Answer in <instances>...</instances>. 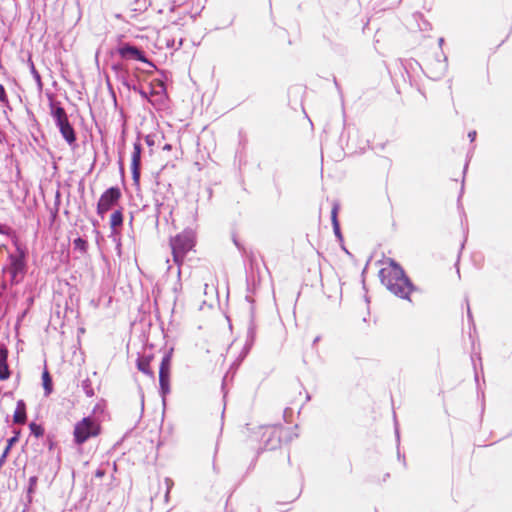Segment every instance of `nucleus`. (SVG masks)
I'll return each instance as SVG.
<instances>
[{
  "label": "nucleus",
  "instance_id": "obj_1",
  "mask_svg": "<svg viewBox=\"0 0 512 512\" xmlns=\"http://www.w3.org/2000/svg\"><path fill=\"white\" fill-rule=\"evenodd\" d=\"M379 277L388 291L404 300H410V294L417 289L404 269L393 259H389V265L379 271Z\"/></svg>",
  "mask_w": 512,
  "mask_h": 512
},
{
  "label": "nucleus",
  "instance_id": "obj_2",
  "mask_svg": "<svg viewBox=\"0 0 512 512\" xmlns=\"http://www.w3.org/2000/svg\"><path fill=\"white\" fill-rule=\"evenodd\" d=\"M195 245V233L191 229H186L170 239L173 260L180 265L186 254L192 250Z\"/></svg>",
  "mask_w": 512,
  "mask_h": 512
},
{
  "label": "nucleus",
  "instance_id": "obj_3",
  "mask_svg": "<svg viewBox=\"0 0 512 512\" xmlns=\"http://www.w3.org/2000/svg\"><path fill=\"white\" fill-rule=\"evenodd\" d=\"M17 254H9V267L4 268L10 273V284H19L26 273V252L20 246L16 247Z\"/></svg>",
  "mask_w": 512,
  "mask_h": 512
},
{
  "label": "nucleus",
  "instance_id": "obj_4",
  "mask_svg": "<svg viewBox=\"0 0 512 512\" xmlns=\"http://www.w3.org/2000/svg\"><path fill=\"white\" fill-rule=\"evenodd\" d=\"M101 427L96 419L88 416L77 422L74 427V441L81 445L91 437L99 435Z\"/></svg>",
  "mask_w": 512,
  "mask_h": 512
},
{
  "label": "nucleus",
  "instance_id": "obj_5",
  "mask_svg": "<svg viewBox=\"0 0 512 512\" xmlns=\"http://www.w3.org/2000/svg\"><path fill=\"white\" fill-rule=\"evenodd\" d=\"M423 73L432 80H440L447 72V57L441 50L434 59L428 60L420 66Z\"/></svg>",
  "mask_w": 512,
  "mask_h": 512
},
{
  "label": "nucleus",
  "instance_id": "obj_6",
  "mask_svg": "<svg viewBox=\"0 0 512 512\" xmlns=\"http://www.w3.org/2000/svg\"><path fill=\"white\" fill-rule=\"evenodd\" d=\"M172 355L173 348H170L164 353L159 367V393L162 397L163 404H165L166 396L170 393V371Z\"/></svg>",
  "mask_w": 512,
  "mask_h": 512
},
{
  "label": "nucleus",
  "instance_id": "obj_7",
  "mask_svg": "<svg viewBox=\"0 0 512 512\" xmlns=\"http://www.w3.org/2000/svg\"><path fill=\"white\" fill-rule=\"evenodd\" d=\"M121 197V191L118 187H110L104 191L97 204V214L102 218L104 214L117 204Z\"/></svg>",
  "mask_w": 512,
  "mask_h": 512
},
{
  "label": "nucleus",
  "instance_id": "obj_8",
  "mask_svg": "<svg viewBox=\"0 0 512 512\" xmlns=\"http://www.w3.org/2000/svg\"><path fill=\"white\" fill-rule=\"evenodd\" d=\"M117 52L123 59H134L143 62L152 68H156L155 65L146 57L144 51L135 45L123 43L117 48Z\"/></svg>",
  "mask_w": 512,
  "mask_h": 512
},
{
  "label": "nucleus",
  "instance_id": "obj_9",
  "mask_svg": "<svg viewBox=\"0 0 512 512\" xmlns=\"http://www.w3.org/2000/svg\"><path fill=\"white\" fill-rule=\"evenodd\" d=\"M56 126L59 128V131H60L62 137L65 139V141L69 145H72L76 142L77 138H76L75 130L72 127V125L70 124L68 119L61 123L56 124Z\"/></svg>",
  "mask_w": 512,
  "mask_h": 512
},
{
  "label": "nucleus",
  "instance_id": "obj_10",
  "mask_svg": "<svg viewBox=\"0 0 512 512\" xmlns=\"http://www.w3.org/2000/svg\"><path fill=\"white\" fill-rule=\"evenodd\" d=\"M112 70L115 72L117 80L120 81L123 86L131 90L132 82L128 70L120 63L113 64Z\"/></svg>",
  "mask_w": 512,
  "mask_h": 512
},
{
  "label": "nucleus",
  "instance_id": "obj_11",
  "mask_svg": "<svg viewBox=\"0 0 512 512\" xmlns=\"http://www.w3.org/2000/svg\"><path fill=\"white\" fill-rule=\"evenodd\" d=\"M8 349L5 345H0V380L4 381L10 377V370L7 363Z\"/></svg>",
  "mask_w": 512,
  "mask_h": 512
},
{
  "label": "nucleus",
  "instance_id": "obj_12",
  "mask_svg": "<svg viewBox=\"0 0 512 512\" xmlns=\"http://www.w3.org/2000/svg\"><path fill=\"white\" fill-rule=\"evenodd\" d=\"M27 421L26 414V403L24 400L20 399L16 403V409L13 415V422L15 424L23 425Z\"/></svg>",
  "mask_w": 512,
  "mask_h": 512
},
{
  "label": "nucleus",
  "instance_id": "obj_13",
  "mask_svg": "<svg viewBox=\"0 0 512 512\" xmlns=\"http://www.w3.org/2000/svg\"><path fill=\"white\" fill-rule=\"evenodd\" d=\"M51 116L53 117L55 124L61 123L68 119L65 109L59 102H50Z\"/></svg>",
  "mask_w": 512,
  "mask_h": 512
},
{
  "label": "nucleus",
  "instance_id": "obj_14",
  "mask_svg": "<svg viewBox=\"0 0 512 512\" xmlns=\"http://www.w3.org/2000/svg\"><path fill=\"white\" fill-rule=\"evenodd\" d=\"M257 327L254 321L253 311H251L250 320L247 328L245 349L248 351L253 346L256 339Z\"/></svg>",
  "mask_w": 512,
  "mask_h": 512
},
{
  "label": "nucleus",
  "instance_id": "obj_15",
  "mask_svg": "<svg viewBox=\"0 0 512 512\" xmlns=\"http://www.w3.org/2000/svg\"><path fill=\"white\" fill-rule=\"evenodd\" d=\"M153 359L152 355L139 356L136 361V366L139 371L145 375L154 378V372L150 368V362Z\"/></svg>",
  "mask_w": 512,
  "mask_h": 512
},
{
  "label": "nucleus",
  "instance_id": "obj_16",
  "mask_svg": "<svg viewBox=\"0 0 512 512\" xmlns=\"http://www.w3.org/2000/svg\"><path fill=\"white\" fill-rule=\"evenodd\" d=\"M338 211H339V204L335 202L333 204V207L331 210V222H332L333 231H334L335 236L340 241H342L343 237H342V233H341L340 225H339V221H338Z\"/></svg>",
  "mask_w": 512,
  "mask_h": 512
},
{
  "label": "nucleus",
  "instance_id": "obj_17",
  "mask_svg": "<svg viewBox=\"0 0 512 512\" xmlns=\"http://www.w3.org/2000/svg\"><path fill=\"white\" fill-rule=\"evenodd\" d=\"M141 153L142 145L139 141H136L133 145V152L131 156V165L141 166Z\"/></svg>",
  "mask_w": 512,
  "mask_h": 512
},
{
  "label": "nucleus",
  "instance_id": "obj_18",
  "mask_svg": "<svg viewBox=\"0 0 512 512\" xmlns=\"http://www.w3.org/2000/svg\"><path fill=\"white\" fill-rule=\"evenodd\" d=\"M123 224V214L121 210H115L110 218V226L113 231L116 230L117 227H121Z\"/></svg>",
  "mask_w": 512,
  "mask_h": 512
},
{
  "label": "nucleus",
  "instance_id": "obj_19",
  "mask_svg": "<svg viewBox=\"0 0 512 512\" xmlns=\"http://www.w3.org/2000/svg\"><path fill=\"white\" fill-rule=\"evenodd\" d=\"M42 381L45 395L48 396L53 390V383L52 378L47 370H45L42 374Z\"/></svg>",
  "mask_w": 512,
  "mask_h": 512
},
{
  "label": "nucleus",
  "instance_id": "obj_20",
  "mask_svg": "<svg viewBox=\"0 0 512 512\" xmlns=\"http://www.w3.org/2000/svg\"><path fill=\"white\" fill-rule=\"evenodd\" d=\"M413 17L418 22V27L421 31H429L431 29V24L423 18L422 14L415 13Z\"/></svg>",
  "mask_w": 512,
  "mask_h": 512
},
{
  "label": "nucleus",
  "instance_id": "obj_21",
  "mask_svg": "<svg viewBox=\"0 0 512 512\" xmlns=\"http://www.w3.org/2000/svg\"><path fill=\"white\" fill-rule=\"evenodd\" d=\"M73 247L81 253H86L88 249L87 241L82 237H77L73 240Z\"/></svg>",
  "mask_w": 512,
  "mask_h": 512
},
{
  "label": "nucleus",
  "instance_id": "obj_22",
  "mask_svg": "<svg viewBox=\"0 0 512 512\" xmlns=\"http://www.w3.org/2000/svg\"><path fill=\"white\" fill-rule=\"evenodd\" d=\"M81 388H82V390L84 391V393L86 394L87 397L94 396V389H93L92 383H91V381L89 379H85V380L82 381Z\"/></svg>",
  "mask_w": 512,
  "mask_h": 512
},
{
  "label": "nucleus",
  "instance_id": "obj_23",
  "mask_svg": "<svg viewBox=\"0 0 512 512\" xmlns=\"http://www.w3.org/2000/svg\"><path fill=\"white\" fill-rule=\"evenodd\" d=\"M29 428H30L31 434H33L37 438L43 436V434H44V428L35 422H31L29 424Z\"/></svg>",
  "mask_w": 512,
  "mask_h": 512
},
{
  "label": "nucleus",
  "instance_id": "obj_24",
  "mask_svg": "<svg viewBox=\"0 0 512 512\" xmlns=\"http://www.w3.org/2000/svg\"><path fill=\"white\" fill-rule=\"evenodd\" d=\"M29 66H30V72H31L33 78L35 79L37 84L41 87L42 86L41 76H40L39 72L36 70L34 63L31 60H29Z\"/></svg>",
  "mask_w": 512,
  "mask_h": 512
},
{
  "label": "nucleus",
  "instance_id": "obj_25",
  "mask_svg": "<svg viewBox=\"0 0 512 512\" xmlns=\"http://www.w3.org/2000/svg\"><path fill=\"white\" fill-rule=\"evenodd\" d=\"M0 102L8 109H11L9 100L6 94V90L2 84H0Z\"/></svg>",
  "mask_w": 512,
  "mask_h": 512
},
{
  "label": "nucleus",
  "instance_id": "obj_26",
  "mask_svg": "<svg viewBox=\"0 0 512 512\" xmlns=\"http://www.w3.org/2000/svg\"><path fill=\"white\" fill-rule=\"evenodd\" d=\"M140 169L141 166L131 165L132 178L135 183H138L140 180Z\"/></svg>",
  "mask_w": 512,
  "mask_h": 512
},
{
  "label": "nucleus",
  "instance_id": "obj_27",
  "mask_svg": "<svg viewBox=\"0 0 512 512\" xmlns=\"http://www.w3.org/2000/svg\"><path fill=\"white\" fill-rule=\"evenodd\" d=\"M37 481H38V479L36 476H31L29 478V486H28V490H27L28 494H31L34 492V489L37 485Z\"/></svg>",
  "mask_w": 512,
  "mask_h": 512
},
{
  "label": "nucleus",
  "instance_id": "obj_28",
  "mask_svg": "<svg viewBox=\"0 0 512 512\" xmlns=\"http://www.w3.org/2000/svg\"><path fill=\"white\" fill-rule=\"evenodd\" d=\"M131 90H133V91H135V92L139 93V94H140V96H141L143 99H145V100H147V99H148V94H147V92H146V91H144L143 89L138 88L135 84H132V86H131Z\"/></svg>",
  "mask_w": 512,
  "mask_h": 512
},
{
  "label": "nucleus",
  "instance_id": "obj_29",
  "mask_svg": "<svg viewBox=\"0 0 512 512\" xmlns=\"http://www.w3.org/2000/svg\"><path fill=\"white\" fill-rule=\"evenodd\" d=\"M19 432L7 440L5 449L10 450L11 447L18 441Z\"/></svg>",
  "mask_w": 512,
  "mask_h": 512
},
{
  "label": "nucleus",
  "instance_id": "obj_30",
  "mask_svg": "<svg viewBox=\"0 0 512 512\" xmlns=\"http://www.w3.org/2000/svg\"><path fill=\"white\" fill-rule=\"evenodd\" d=\"M166 45L168 48H172V49H179L181 46H182V39L179 40L178 44L175 45V40H168L166 42Z\"/></svg>",
  "mask_w": 512,
  "mask_h": 512
},
{
  "label": "nucleus",
  "instance_id": "obj_31",
  "mask_svg": "<svg viewBox=\"0 0 512 512\" xmlns=\"http://www.w3.org/2000/svg\"><path fill=\"white\" fill-rule=\"evenodd\" d=\"M9 451L10 450H8V449H4L2 455L0 456V468L4 465Z\"/></svg>",
  "mask_w": 512,
  "mask_h": 512
},
{
  "label": "nucleus",
  "instance_id": "obj_32",
  "mask_svg": "<svg viewBox=\"0 0 512 512\" xmlns=\"http://www.w3.org/2000/svg\"><path fill=\"white\" fill-rule=\"evenodd\" d=\"M145 142L148 146H153L154 145V139L151 135H147L145 137Z\"/></svg>",
  "mask_w": 512,
  "mask_h": 512
},
{
  "label": "nucleus",
  "instance_id": "obj_33",
  "mask_svg": "<svg viewBox=\"0 0 512 512\" xmlns=\"http://www.w3.org/2000/svg\"><path fill=\"white\" fill-rule=\"evenodd\" d=\"M60 197H61L60 192H59V191H57V192H56V195H55V206H56V211H58V206H59V204H60Z\"/></svg>",
  "mask_w": 512,
  "mask_h": 512
},
{
  "label": "nucleus",
  "instance_id": "obj_34",
  "mask_svg": "<svg viewBox=\"0 0 512 512\" xmlns=\"http://www.w3.org/2000/svg\"><path fill=\"white\" fill-rule=\"evenodd\" d=\"M476 135H477V133H476V131H475V130L470 131V132L468 133V138L470 139V141H471V142H473V141L475 140Z\"/></svg>",
  "mask_w": 512,
  "mask_h": 512
},
{
  "label": "nucleus",
  "instance_id": "obj_35",
  "mask_svg": "<svg viewBox=\"0 0 512 512\" xmlns=\"http://www.w3.org/2000/svg\"><path fill=\"white\" fill-rule=\"evenodd\" d=\"M397 456H398V459H399V460H402L403 465H404V466H406L405 456H404V455H401V453H400V450H399V449L397 450Z\"/></svg>",
  "mask_w": 512,
  "mask_h": 512
},
{
  "label": "nucleus",
  "instance_id": "obj_36",
  "mask_svg": "<svg viewBox=\"0 0 512 512\" xmlns=\"http://www.w3.org/2000/svg\"><path fill=\"white\" fill-rule=\"evenodd\" d=\"M395 436H396L397 444L399 445V443H400V433H399V429H398L397 425L395 426Z\"/></svg>",
  "mask_w": 512,
  "mask_h": 512
},
{
  "label": "nucleus",
  "instance_id": "obj_37",
  "mask_svg": "<svg viewBox=\"0 0 512 512\" xmlns=\"http://www.w3.org/2000/svg\"><path fill=\"white\" fill-rule=\"evenodd\" d=\"M467 316L468 318L471 320L472 319V313H471V310H470V307H469V304L467 303Z\"/></svg>",
  "mask_w": 512,
  "mask_h": 512
},
{
  "label": "nucleus",
  "instance_id": "obj_38",
  "mask_svg": "<svg viewBox=\"0 0 512 512\" xmlns=\"http://www.w3.org/2000/svg\"><path fill=\"white\" fill-rule=\"evenodd\" d=\"M103 475H104V471H102V470H100V469H98V470L96 471V477H102Z\"/></svg>",
  "mask_w": 512,
  "mask_h": 512
},
{
  "label": "nucleus",
  "instance_id": "obj_39",
  "mask_svg": "<svg viewBox=\"0 0 512 512\" xmlns=\"http://www.w3.org/2000/svg\"><path fill=\"white\" fill-rule=\"evenodd\" d=\"M443 43H444V38L440 37V38L438 39V45H439V48H440V49H441V47H442Z\"/></svg>",
  "mask_w": 512,
  "mask_h": 512
},
{
  "label": "nucleus",
  "instance_id": "obj_40",
  "mask_svg": "<svg viewBox=\"0 0 512 512\" xmlns=\"http://www.w3.org/2000/svg\"><path fill=\"white\" fill-rule=\"evenodd\" d=\"M164 149H165V150H170V149H171V145H170V144H166V145L164 146Z\"/></svg>",
  "mask_w": 512,
  "mask_h": 512
},
{
  "label": "nucleus",
  "instance_id": "obj_41",
  "mask_svg": "<svg viewBox=\"0 0 512 512\" xmlns=\"http://www.w3.org/2000/svg\"><path fill=\"white\" fill-rule=\"evenodd\" d=\"M234 243L240 249V244H239V242L236 239H234Z\"/></svg>",
  "mask_w": 512,
  "mask_h": 512
},
{
  "label": "nucleus",
  "instance_id": "obj_42",
  "mask_svg": "<svg viewBox=\"0 0 512 512\" xmlns=\"http://www.w3.org/2000/svg\"><path fill=\"white\" fill-rule=\"evenodd\" d=\"M234 243L240 249V244H239V242L236 239H234Z\"/></svg>",
  "mask_w": 512,
  "mask_h": 512
},
{
  "label": "nucleus",
  "instance_id": "obj_43",
  "mask_svg": "<svg viewBox=\"0 0 512 512\" xmlns=\"http://www.w3.org/2000/svg\"><path fill=\"white\" fill-rule=\"evenodd\" d=\"M25 315H26V311H24V312L22 313L21 317H19V320L23 319V318L25 317Z\"/></svg>",
  "mask_w": 512,
  "mask_h": 512
},
{
  "label": "nucleus",
  "instance_id": "obj_44",
  "mask_svg": "<svg viewBox=\"0 0 512 512\" xmlns=\"http://www.w3.org/2000/svg\"><path fill=\"white\" fill-rule=\"evenodd\" d=\"M319 340H320V337H319V336H317V337L314 339V341H313V342H314V344H315V343H317V342H319Z\"/></svg>",
  "mask_w": 512,
  "mask_h": 512
},
{
  "label": "nucleus",
  "instance_id": "obj_45",
  "mask_svg": "<svg viewBox=\"0 0 512 512\" xmlns=\"http://www.w3.org/2000/svg\"><path fill=\"white\" fill-rule=\"evenodd\" d=\"M141 398H142L141 399V405H142V408H143L144 407V396L142 395Z\"/></svg>",
  "mask_w": 512,
  "mask_h": 512
},
{
  "label": "nucleus",
  "instance_id": "obj_46",
  "mask_svg": "<svg viewBox=\"0 0 512 512\" xmlns=\"http://www.w3.org/2000/svg\"><path fill=\"white\" fill-rule=\"evenodd\" d=\"M475 380H476V382H478V375L477 374H475Z\"/></svg>",
  "mask_w": 512,
  "mask_h": 512
}]
</instances>
